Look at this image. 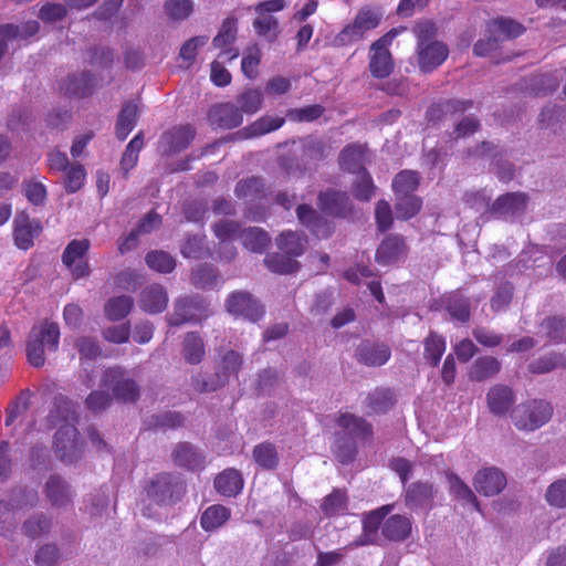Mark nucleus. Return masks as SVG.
Returning <instances> with one entry per match:
<instances>
[{"label": "nucleus", "instance_id": "31", "mask_svg": "<svg viewBox=\"0 0 566 566\" xmlns=\"http://www.w3.org/2000/svg\"><path fill=\"white\" fill-rule=\"evenodd\" d=\"M268 193L269 188L265 186L264 180L256 176L239 180L234 188V195L239 199H243L249 202L265 199Z\"/></svg>", "mask_w": 566, "mask_h": 566}, {"label": "nucleus", "instance_id": "34", "mask_svg": "<svg viewBox=\"0 0 566 566\" xmlns=\"http://www.w3.org/2000/svg\"><path fill=\"white\" fill-rule=\"evenodd\" d=\"M214 488L223 496H235L243 489L242 475L235 469H226L216 476Z\"/></svg>", "mask_w": 566, "mask_h": 566}, {"label": "nucleus", "instance_id": "54", "mask_svg": "<svg viewBox=\"0 0 566 566\" xmlns=\"http://www.w3.org/2000/svg\"><path fill=\"white\" fill-rule=\"evenodd\" d=\"M395 211L397 219L410 220L416 217L422 208V199L416 195L396 198Z\"/></svg>", "mask_w": 566, "mask_h": 566}, {"label": "nucleus", "instance_id": "6", "mask_svg": "<svg viewBox=\"0 0 566 566\" xmlns=\"http://www.w3.org/2000/svg\"><path fill=\"white\" fill-rule=\"evenodd\" d=\"M101 386L111 389L114 399L123 403H134L139 398L137 381L119 366L108 367L104 370Z\"/></svg>", "mask_w": 566, "mask_h": 566}, {"label": "nucleus", "instance_id": "27", "mask_svg": "<svg viewBox=\"0 0 566 566\" xmlns=\"http://www.w3.org/2000/svg\"><path fill=\"white\" fill-rule=\"evenodd\" d=\"M411 532V520L401 514L390 515L381 525V535L390 542H403L410 537Z\"/></svg>", "mask_w": 566, "mask_h": 566}, {"label": "nucleus", "instance_id": "17", "mask_svg": "<svg viewBox=\"0 0 566 566\" xmlns=\"http://www.w3.org/2000/svg\"><path fill=\"white\" fill-rule=\"evenodd\" d=\"M436 493L431 482L417 481L405 486L403 502L410 510L431 509Z\"/></svg>", "mask_w": 566, "mask_h": 566}, {"label": "nucleus", "instance_id": "13", "mask_svg": "<svg viewBox=\"0 0 566 566\" xmlns=\"http://www.w3.org/2000/svg\"><path fill=\"white\" fill-rule=\"evenodd\" d=\"M227 310L234 316L258 322L264 314L263 307L248 292H233L227 300Z\"/></svg>", "mask_w": 566, "mask_h": 566}, {"label": "nucleus", "instance_id": "16", "mask_svg": "<svg viewBox=\"0 0 566 566\" xmlns=\"http://www.w3.org/2000/svg\"><path fill=\"white\" fill-rule=\"evenodd\" d=\"M196 134V128L191 124L177 125L161 135L159 145L165 153L177 154L190 146Z\"/></svg>", "mask_w": 566, "mask_h": 566}, {"label": "nucleus", "instance_id": "60", "mask_svg": "<svg viewBox=\"0 0 566 566\" xmlns=\"http://www.w3.org/2000/svg\"><path fill=\"white\" fill-rule=\"evenodd\" d=\"M184 258L205 259L210 255L209 248L206 245L205 235L188 237L180 250Z\"/></svg>", "mask_w": 566, "mask_h": 566}, {"label": "nucleus", "instance_id": "25", "mask_svg": "<svg viewBox=\"0 0 566 566\" xmlns=\"http://www.w3.org/2000/svg\"><path fill=\"white\" fill-rule=\"evenodd\" d=\"M95 77L88 72L67 76L60 86V91L67 97H86L93 94Z\"/></svg>", "mask_w": 566, "mask_h": 566}, {"label": "nucleus", "instance_id": "36", "mask_svg": "<svg viewBox=\"0 0 566 566\" xmlns=\"http://www.w3.org/2000/svg\"><path fill=\"white\" fill-rule=\"evenodd\" d=\"M182 356L190 365H199L206 356V345L198 332H188L182 339Z\"/></svg>", "mask_w": 566, "mask_h": 566}, {"label": "nucleus", "instance_id": "40", "mask_svg": "<svg viewBox=\"0 0 566 566\" xmlns=\"http://www.w3.org/2000/svg\"><path fill=\"white\" fill-rule=\"evenodd\" d=\"M239 239L245 249L254 253H263L271 243L268 232L258 227L242 230Z\"/></svg>", "mask_w": 566, "mask_h": 566}, {"label": "nucleus", "instance_id": "37", "mask_svg": "<svg viewBox=\"0 0 566 566\" xmlns=\"http://www.w3.org/2000/svg\"><path fill=\"white\" fill-rule=\"evenodd\" d=\"M447 349L443 335L430 331L423 339V358L432 367H437Z\"/></svg>", "mask_w": 566, "mask_h": 566}, {"label": "nucleus", "instance_id": "42", "mask_svg": "<svg viewBox=\"0 0 566 566\" xmlns=\"http://www.w3.org/2000/svg\"><path fill=\"white\" fill-rule=\"evenodd\" d=\"M420 185L419 174L415 170H401L392 179V191L396 198L413 196Z\"/></svg>", "mask_w": 566, "mask_h": 566}, {"label": "nucleus", "instance_id": "23", "mask_svg": "<svg viewBox=\"0 0 566 566\" xmlns=\"http://www.w3.org/2000/svg\"><path fill=\"white\" fill-rule=\"evenodd\" d=\"M514 390L503 384L492 386L486 394V405L490 412L497 417L505 416L515 403Z\"/></svg>", "mask_w": 566, "mask_h": 566}, {"label": "nucleus", "instance_id": "1", "mask_svg": "<svg viewBox=\"0 0 566 566\" xmlns=\"http://www.w3.org/2000/svg\"><path fill=\"white\" fill-rule=\"evenodd\" d=\"M60 328L56 323L44 322L40 326H33L27 340L28 363L40 368L45 364V350L56 352L59 348Z\"/></svg>", "mask_w": 566, "mask_h": 566}, {"label": "nucleus", "instance_id": "9", "mask_svg": "<svg viewBox=\"0 0 566 566\" xmlns=\"http://www.w3.org/2000/svg\"><path fill=\"white\" fill-rule=\"evenodd\" d=\"M91 248L88 239H74L67 243L62 253V263L70 271L74 280L90 275L91 266L87 254Z\"/></svg>", "mask_w": 566, "mask_h": 566}, {"label": "nucleus", "instance_id": "64", "mask_svg": "<svg viewBox=\"0 0 566 566\" xmlns=\"http://www.w3.org/2000/svg\"><path fill=\"white\" fill-rule=\"evenodd\" d=\"M565 365L566 357L564 355L549 354L533 360L528 365V369L533 374H545Z\"/></svg>", "mask_w": 566, "mask_h": 566}, {"label": "nucleus", "instance_id": "45", "mask_svg": "<svg viewBox=\"0 0 566 566\" xmlns=\"http://www.w3.org/2000/svg\"><path fill=\"white\" fill-rule=\"evenodd\" d=\"M133 306L134 300L129 295L112 297L105 303V316L112 322L122 321L130 313Z\"/></svg>", "mask_w": 566, "mask_h": 566}, {"label": "nucleus", "instance_id": "28", "mask_svg": "<svg viewBox=\"0 0 566 566\" xmlns=\"http://www.w3.org/2000/svg\"><path fill=\"white\" fill-rule=\"evenodd\" d=\"M502 368L501 361L494 356L478 357L468 369V377L473 382H483L494 378Z\"/></svg>", "mask_w": 566, "mask_h": 566}, {"label": "nucleus", "instance_id": "30", "mask_svg": "<svg viewBox=\"0 0 566 566\" xmlns=\"http://www.w3.org/2000/svg\"><path fill=\"white\" fill-rule=\"evenodd\" d=\"M337 424L350 437L361 441H369L374 436L371 423L363 417L353 413H340L337 419Z\"/></svg>", "mask_w": 566, "mask_h": 566}, {"label": "nucleus", "instance_id": "56", "mask_svg": "<svg viewBox=\"0 0 566 566\" xmlns=\"http://www.w3.org/2000/svg\"><path fill=\"white\" fill-rule=\"evenodd\" d=\"M51 526V518L48 515L40 513L24 521L22 525V532L28 537L34 539L44 534H48Z\"/></svg>", "mask_w": 566, "mask_h": 566}, {"label": "nucleus", "instance_id": "51", "mask_svg": "<svg viewBox=\"0 0 566 566\" xmlns=\"http://www.w3.org/2000/svg\"><path fill=\"white\" fill-rule=\"evenodd\" d=\"M447 478L450 484L451 494L459 499L471 504L478 512L481 511L479 500L476 499L473 491L470 489L468 484L463 482V480L454 474L453 472L447 473Z\"/></svg>", "mask_w": 566, "mask_h": 566}, {"label": "nucleus", "instance_id": "59", "mask_svg": "<svg viewBox=\"0 0 566 566\" xmlns=\"http://www.w3.org/2000/svg\"><path fill=\"white\" fill-rule=\"evenodd\" d=\"M143 146L144 134L143 132H139L128 143L120 159V167L126 174L137 165L139 151L142 150Z\"/></svg>", "mask_w": 566, "mask_h": 566}, {"label": "nucleus", "instance_id": "49", "mask_svg": "<svg viewBox=\"0 0 566 566\" xmlns=\"http://www.w3.org/2000/svg\"><path fill=\"white\" fill-rule=\"evenodd\" d=\"M266 268L277 274H291L300 269V263L285 253H271L264 258Z\"/></svg>", "mask_w": 566, "mask_h": 566}, {"label": "nucleus", "instance_id": "47", "mask_svg": "<svg viewBox=\"0 0 566 566\" xmlns=\"http://www.w3.org/2000/svg\"><path fill=\"white\" fill-rule=\"evenodd\" d=\"M489 32L507 39H515L525 32V28L511 18L497 17L489 23Z\"/></svg>", "mask_w": 566, "mask_h": 566}, {"label": "nucleus", "instance_id": "35", "mask_svg": "<svg viewBox=\"0 0 566 566\" xmlns=\"http://www.w3.org/2000/svg\"><path fill=\"white\" fill-rule=\"evenodd\" d=\"M138 107L133 102L123 104L115 125V135L118 140H125L137 125Z\"/></svg>", "mask_w": 566, "mask_h": 566}, {"label": "nucleus", "instance_id": "57", "mask_svg": "<svg viewBox=\"0 0 566 566\" xmlns=\"http://www.w3.org/2000/svg\"><path fill=\"white\" fill-rule=\"evenodd\" d=\"M241 114L253 115L263 105V94L258 88H247L237 98Z\"/></svg>", "mask_w": 566, "mask_h": 566}, {"label": "nucleus", "instance_id": "10", "mask_svg": "<svg viewBox=\"0 0 566 566\" xmlns=\"http://www.w3.org/2000/svg\"><path fill=\"white\" fill-rule=\"evenodd\" d=\"M319 209L339 219H353L355 216L354 205L345 191L327 189L321 191L317 197Z\"/></svg>", "mask_w": 566, "mask_h": 566}, {"label": "nucleus", "instance_id": "43", "mask_svg": "<svg viewBox=\"0 0 566 566\" xmlns=\"http://www.w3.org/2000/svg\"><path fill=\"white\" fill-rule=\"evenodd\" d=\"M286 118L282 116L264 115L244 128L248 137H259L280 129Z\"/></svg>", "mask_w": 566, "mask_h": 566}, {"label": "nucleus", "instance_id": "14", "mask_svg": "<svg viewBox=\"0 0 566 566\" xmlns=\"http://www.w3.org/2000/svg\"><path fill=\"white\" fill-rule=\"evenodd\" d=\"M409 248L400 234H388L378 245L375 260L380 265H390L403 260Z\"/></svg>", "mask_w": 566, "mask_h": 566}, {"label": "nucleus", "instance_id": "29", "mask_svg": "<svg viewBox=\"0 0 566 566\" xmlns=\"http://www.w3.org/2000/svg\"><path fill=\"white\" fill-rule=\"evenodd\" d=\"M367 147L357 143L346 145L338 157V165L342 170L350 174H358L365 168V156Z\"/></svg>", "mask_w": 566, "mask_h": 566}, {"label": "nucleus", "instance_id": "38", "mask_svg": "<svg viewBox=\"0 0 566 566\" xmlns=\"http://www.w3.org/2000/svg\"><path fill=\"white\" fill-rule=\"evenodd\" d=\"M171 455L177 465L189 470L202 469L205 464L203 457L188 442L178 443Z\"/></svg>", "mask_w": 566, "mask_h": 566}, {"label": "nucleus", "instance_id": "22", "mask_svg": "<svg viewBox=\"0 0 566 566\" xmlns=\"http://www.w3.org/2000/svg\"><path fill=\"white\" fill-rule=\"evenodd\" d=\"M474 489L484 496H494L506 486V478L497 468H484L473 479Z\"/></svg>", "mask_w": 566, "mask_h": 566}, {"label": "nucleus", "instance_id": "48", "mask_svg": "<svg viewBox=\"0 0 566 566\" xmlns=\"http://www.w3.org/2000/svg\"><path fill=\"white\" fill-rule=\"evenodd\" d=\"M366 401L373 413H385L396 403L395 395L388 388H376L367 396Z\"/></svg>", "mask_w": 566, "mask_h": 566}, {"label": "nucleus", "instance_id": "24", "mask_svg": "<svg viewBox=\"0 0 566 566\" xmlns=\"http://www.w3.org/2000/svg\"><path fill=\"white\" fill-rule=\"evenodd\" d=\"M355 357L363 365L379 367L390 359L391 350L387 344L365 340L356 348Z\"/></svg>", "mask_w": 566, "mask_h": 566}, {"label": "nucleus", "instance_id": "19", "mask_svg": "<svg viewBox=\"0 0 566 566\" xmlns=\"http://www.w3.org/2000/svg\"><path fill=\"white\" fill-rule=\"evenodd\" d=\"M298 220L317 239H327L334 233L333 221L318 214L311 206L303 203L296 209Z\"/></svg>", "mask_w": 566, "mask_h": 566}, {"label": "nucleus", "instance_id": "53", "mask_svg": "<svg viewBox=\"0 0 566 566\" xmlns=\"http://www.w3.org/2000/svg\"><path fill=\"white\" fill-rule=\"evenodd\" d=\"M252 455L256 464L264 470H273L279 464L277 451L270 442L255 446Z\"/></svg>", "mask_w": 566, "mask_h": 566}, {"label": "nucleus", "instance_id": "5", "mask_svg": "<svg viewBox=\"0 0 566 566\" xmlns=\"http://www.w3.org/2000/svg\"><path fill=\"white\" fill-rule=\"evenodd\" d=\"M553 416V407L542 399H532L518 405L511 415L520 430L534 431L547 423Z\"/></svg>", "mask_w": 566, "mask_h": 566}, {"label": "nucleus", "instance_id": "52", "mask_svg": "<svg viewBox=\"0 0 566 566\" xmlns=\"http://www.w3.org/2000/svg\"><path fill=\"white\" fill-rule=\"evenodd\" d=\"M145 262L153 271L164 274L171 273L176 268V260L163 250L149 251L145 256Z\"/></svg>", "mask_w": 566, "mask_h": 566}, {"label": "nucleus", "instance_id": "50", "mask_svg": "<svg viewBox=\"0 0 566 566\" xmlns=\"http://www.w3.org/2000/svg\"><path fill=\"white\" fill-rule=\"evenodd\" d=\"M243 365L242 356L235 350H228L220 359L216 373L228 384L231 376H238Z\"/></svg>", "mask_w": 566, "mask_h": 566}, {"label": "nucleus", "instance_id": "4", "mask_svg": "<svg viewBox=\"0 0 566 566\" xmlns=\"http://www.w3.org/2000/svg\"><path fill=\"white\" fill-rule=\"evenodd\" d=\"M381 20L382 11L379 7L364 6L357 11L354 20L335 36V42L342 46L358 42L368 31L378 28Z\"/></svg>", "mask_w": 566, "mask_h": 566}, {"label": "nucleus", "instance_id": "46", "mask_svg": "<svg viewBox=\"0 0 566 566\" xmlns=\"http://www.w3.org/2000/svg\"><path fill=\"white\" fill-rule=\"evenodd\" d=\"M306 239L297 232L285 231L276 239L277 248L285 254L296 258L303 254Z\"/></svg>", "mask_w": 566, "mask_h": 566}, {"label": "nucleus", "instance_id": "32", "mask_svg": "<svg viewBox=\"0 0 566 566\" xmlns=\"http://www.w3.org/2000/svg\"><path fill=\"white\" fill-rule=\"evenodd\" d=\"M44 493L55 507H63L71 503L70 485L57 474L51 475L45 483Z\"/></svg>", "mask_w": 566, "mask_h": 566}, {"label": "nucleus", "instance_id": "7", "mask_svg": "<svg viewBox=\"0 0 566 566\" xmlns=\"http://www.w3.org/2000/svg\"><path fill=\"white\" fill-rule=\"evenodd\" d=\"M36 500L35 492H27L24 490L13 492L9 501L0 500V535L10 537L17 528V513L33 507L36 504Z\"/></svg>", "mask_w": 566, "mask_h": 566}, {"label": "nucleus", "instance_id": "55", "mask_svg": "<svg viewBox=\"0 0 566 566\" xmlns=\"http://www.w3.org/2000/svg\"><path fill=\"white\" fill-rule=\"evenodd\" d=\"M357 175V178L352 184V193L357 200L367 202L374 196L376 187L367 169H364Z\"/></svg>", "mask_w": 566, "mask_h": 566}, {"label": "nucleus", "instance_id": "21", "mask_svg": "<svg viewBox=\"0 0 566 566\" xmlns=\"http://www.w3.org/2000/svg\"><path fill=\"white\" fill-rule=\"evenodd\" d=\"M418 66L423 73H429L440 66L449 55L448 46L440 42L417 45Z\"/></svg>", "mask_w": 566, "mask_h": 566}, {"label": "nucleus", "instance_id": "44", "mask_svg": "<svg viewBox=\"0 0 566 566\" xmlns=\"http://www.w3.org/2000/svg\"><path fill=\"white\" fill-rule=\"evenodd\" d=\"M446 311L453 321L467 323L471 317V304L467 296L452 294L446 301Z\"/></svg>", "mask_w": 566, "mask_h": 566}, {"label": "nucleus", "instance_id": "18", "mask_svg": "<svg viewBox=\"0 0 566 566\" xmlns=\"http://www.w3.org/2000/svg\"><path fill=\"white\" fill-rule=\"evenodd\" d=\"M237 33V19L230 17L222 22L218 34L212 41L213 46L220 50L219 57L224 61H231L239 56V50L233 46Z\"/></svg>", "mask_w": 566, "mask_h": 566}, {"label": "nucleus", "instance_id": "62", "mask_svg": "<svg viewBox=\"0 0 566 566\" xmlns=\"http://www.w3.org/2000/svg\"><path fill=\"white\" fill-rule=\"evenodd\" d=\"M223 386H226V382L217 373L213 375L197 373L191 377V387L199 394L213 392Z\"/></svg>", "mask_w": 566, "mask_h": 566}, {"label": "nucleus", "instance_id": "8", "mask_svg": "<svg viewBox=\"0 0 566 566\" xmlns=\"http://www.w3.org/2000/svg\"><path fill=\"white\" fill-rule=\"evenodd\" d=\"M209 303L199 295H186L179 297L174 305V312L168 317L170 326H181L187 323H201L209 314Z\"/></svg>", "mask_w": 566, "mask_h": 566}, {"label": "nucleus", "instance_id": "33", "mask_svg": "<svg viewBox=\"0 0 566 566\" xmlns=\"http://www.w3.org/2000/svg\"><path fill=\"white\" fill-rule=\"evenodd\" d=\"M527 203V195L523 192H507L500 196L492 205V212L496 214L514 216L524 211Z\"/></svg>", "mask_w": 566, "mask_h": 566}, {"label": "nucleus", "instance_id": "26", "mask_svg": "<svg viewBox=\"0 0 566 566\" xmlns=\"http://www.w3.org/2000/svg\"><path fill=\"white\" fill-rule=\"evenodd\" d=\"M168 305V294L158 283L146 286L140 293L139 307L148 314L164 312Z\"/></svg>", "mask_w": 566, "mask_h": 566}, {"label": "nucleus", "instance_id": "12", "mask_svg": "<svg viewBox=\"0 0 566 566\" xmlns=\"http://www.w3.org/2000/svg\"><path fill=\"white\" fill-rule=\"evenodd\" d=\"M54 448L64 462H72L80 458L83 449L77 429L70 424L62 426L54 434Z\"/></svg>", "mask_w": 566, "mask_h": 566}, {"label": "nucleus", "instance_id": "11", "mask_svg": "<svg viewBox=\"0 0 566 566\" xmlns=\"http://www.w3.org/2000/svg\"><path fill=\"white\" fill-rule=\"evenodd\" d=\"M395 504H386L370 512L364 513L361 517V534L355 539L356 546H366L376 544L378 538V531L386 517L394 510Z\"/></svg>", "mask_w": 566, "mask_h": 566}, {"label": "nucleus", "instance_id": "58", "mask_svg": "<svg viewBox=\"0 0 566 566\" xmlns=\"http://www.w3.org/2000/svg\"><path fill=\"white\" fill-rule=\"evenodd\" d=\"M252 25L259 36L270 41H274L279 35V20L273 14H256Z\"/></svg>", "mask_w": 566, "mask_h": 566}, {"label": "nucleus", "instance_id": "61", "mask_svg": "<svg viewBox=\"0 0 566 566\" xmlns=\"http://www.w3.org/2000/svg\"><path fill=\"white\" fill-rule=\"evenodd\" d=\"M347 495L342 490H334L324 497L321 510L326 516H335L347 510Z\"/></svg>", "mask_w": 566, "mask_h": 566}, {"label": "nucleus", "instance_id": "3", "mask_svg": "<svg viewBox=\"0 0 566 566\" xmlns=\"http://www.w3.org/2000/svg\"><path fill=\"white\" fill-rule=\"evenodd\" d=\"M145 492L156 505H174L186 494V483L179 475L158 473L146 485Z\"/></svg>", "mask_w": 566, "mask_h": 566}, {"label": "nucleus", "instance_id": "2", "mask_svg": "<svg viewBox=\"0 0 566 566\" xmlns=\"http://www.w3.org/2000/svg\"><path fill=\"white\" fill-rule=\"evenodd\" d=\"M406 30V27L392 28L370 44L368 69L373 77L382 80L394 72L395 62L389 46Z\"/></svg>", "mask_w": 566, "mask_h": 566}, {"label": "nucleus", "instance_id": "63", "mask_svg": "<svg viewBox=\"0 0 566 566\" xmlns=\"http://www.w3.org/2000/svg\"><path fill=\"white\" fill-rule=\"evenodd\" d=\"M325 112L319 104L307 105L298 108H290L286 112V118L295 123H312L318 119Z\"/></svg>", "mask_w": 566, "mask_h": 566}, {"label": "nucleus", "instance_id": "20", "mask_svg": "<svg viewBox=\"0 0 566 566\" xmlns=\"http://www.w3.org/2000/svg\"><path fill=\"white\" fill-rule=\"evenodd\" d=\"M42 231L39 221L31 220L28 213L21 211L14 218L13 239L14 244L21 250H29L33 247L34 238Z\"/></svg>", "mask_w": 566, "mask_h": 566}, {"label": "nucleus", "instance_id": "41", "mask_svg": "<svg viewBox=\"0 0 566 566\" xmlns=\"http://www.w3.org/2000/svg\"><path fill=\"white\" fill-rule=\"evenodd\" d=\"M231 517L230 509L221 504L207 507L200 517V525L206 532L216 531L224 525Z\"/></svg>", "mask_w": 566, "mask_h": 566}, {"label": "nucleus", "instance_id": "15", "mask_svg": "<svg viewBox=\"0 0 566 566\" xmlns=\"http://www.w3.org/2000/svg\"><path fill=\"white\" fill-rule=\"evenodd\" d=\"M208 123L213 128L233 129L243 122L239 107L230 102L212 105L207 115Z\"/></svg>", "mask_w": 566, "mask_h": 566}, {"label": "nucleus", "instance_id": "39", "mask_svg": "<svg viewBox=\"0 0 566 566\" xmlns=\"http://www.w3.org/2000/svg\"><path fill=\"white\" fill-rule=\"evenodd\" d=\"M219 280L218 270L208 263L198 265L190 273V282L198 290H212L218 285Z\"/></svg>", "mask_w": 566, "mask_h": 566}]
</instances>
